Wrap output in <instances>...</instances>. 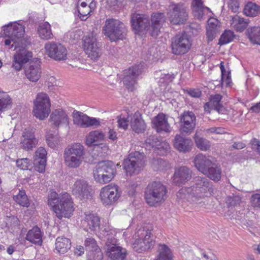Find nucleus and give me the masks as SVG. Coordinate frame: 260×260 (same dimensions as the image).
Here are the masks:
<instances>
[{"label":"nucleus","mask_w":260,"mask_h":260,"mask_svg":"<svg viewBox=\"0 0 260 260\" xmlns=\"http://www.w3.org/2000/svg\"><path fill=\"white\" fill-rule=\"evenodd\" d=\"M48 204L60 219L70 218L74 210L72 199L67 192L58 194L55 191L51 192L48 196Z\"/></svg>","instance_id":"nucleus-1"},{"label":"nucleus","mask_w":260,"mask_h":260,"mask_svg":"<svg viewBox=\"0 0 260 260\" xmlns=\"http://www.w3.org/2000/svg\"><path fill=\"white\" fill-rule=\"evenodd\" d=\"M161 17H131V24L135 34L140 36H145L149 30V34L153 38H156L161 27Z\"/></svg>","instance_id":"nucleus-2"},{"label":"nucleus","mask_w":260,"mask_h":260,"mask_svg":"<svg viewBox=\"0 0 260 260\" xmlns=\"http://www.w3.org/2000/svg\"><path fill=\"white\" fill-rule=\"evenodd\" d=\"M168 190L166 185L160 181L149 182L144 191V198L150 206L158 207L168 198Z\"/></svg>","instance_id":"nucleus-3"},{"label":"nucleus","mask_w":260,"mask_h":260,"mask_svg":"<svg viewBox=\"0 0 260 260\" xmlns=\"http://www.w3.org/2000/svg\"><path fill=\"white\" fill-rule=\"evenodd\" d=\"M194 184L191 188H182L177 193L178 198L185 199L186 193L196 198H202L205 193L211 189V182L206 177L197 176L194 178Z\"/></svg>","instance_id":"nucleus-4"},{"label":"nucleus","mask_w":260,"mask_h":260,"mask_svg":"<svg viewBox=\"0 0 260 260\" xmlns=\"http://www.w3.org/2000/svg\"><path fill=\"white\" fill-rule=\"evenodd\" d=\"M116 174V169L114 163L109 160L99 162L93 171L95 180L100 183L109 182Z\"/></svg>","instance_id":"nucleus-5"},{"label":"nucleus","mask_w":260,"mask_h":260,"mask_svg":"<svg viewBox=\"0 0 260 260\" xmlns=\"http://www.w3.org/2000/svg\"><path fill=\"white\" fill-rule=\"evenodd\" d=\"M104 35L111 42L122 40L126 35L127 29L124 23L118 20L111 18L107 19L103 27Z\"/></svg>","instance_id":"nucleus-6"},{"label":"nucleus","mask_w":260,"mask_h":260,"mask_svg":"<svg viewBox=\"0 0 260 260\" xmlns=\"http://www.w3.org/2000/svg\"><path fill=\"white\" fill-rule=\"evenodd\" d=\"M192 44V38L187 31L179 32L171 39L172 53L175 55H184L190 50Z\"/></svg>","instance_id":"nucleus-7"},{"label":"nucleus","mask_w":260,"mask_h":260,"mask_svg":"<svg viewBox=\"0 0 260 260\" xmlns=\"http://www.w3.org/2000/svg\"><path fill=\"white\" fill-rule=\"evenodd\" d=\"M145 156L143 153L135 151L130 153L122 162L123 170L127 175L138 174L145 165Z\"/></svg>","instance_id":"nucleus-8"},{"label":"nucleus","mask_w":260,"mask_h":260,"mask_svg":"<svg viewBox=\"0 0 260 260\" xmlns=\"http://www.w3.org/2000/svg\"><path fill=\"white\" fill-rule=\"evenodd\" d=\"M4 33L8 38L4 41L6 46H11L10 48H16L20 46V42L23 40L25 35L24 26L15 22L14 24H9L5 26Z\"/></svg>","instance_id":"nucleus-9"},{"label":"nucleus","mask_w":260,"mask_h":260,"mask_svg":"<svg viewBox=\"0 0 260 260\" xmlns=\"http://www.w3.org/2000/svg\"><path fill=\"white\" fill-rule=\"evenodd\" d=\"M151 231V230L146 227L140 228L138 230L137 234L138 238L133 244V248L135 251L141 253L153 247L155 241L151 237L152 235Z\"/></svg>","instance_id":"nucleus-10"},{"label":"nucleus","mask_w":260,"mask_h":260,"mask_svg":"<svg viewBox=\"0 0 260 260\" xmlns=\"http://www.w3.org/2000/svg\"><path fill=\"white\" fill-rule=\"evenodd\" d=\"M51 103L48 95L45 93L37 94L34 101V115L40 120L47 117L50 112Z\"/></svg>","instance_id":"nucleus-11"},{"label":"nucleus","mask_w":260,"mask_h":260,"mask_svg":"<svg viewBox=\"0 0 260 260\" xmlns=\"http://www.w3.org/2000/svg\"><path fill=\"white\" fill-rule=\"evenodd\" d=\"M106 255L110 260H127V250L117 243L115 238H108L106 242Z\"/></svg>","instance_id":"nucleus-12"},{"label":"nucleus","mask_w":260,"mask_h":260,"mask_svg":"<svg viewBox=\"0 0 260 260\" xmlns=\"http://www.w3.org/2000/svg\"><path fill=\"white\" fill-rule=\"evenodd\" d=\"M82 46L88 56L92 60H97L102 54L100 43L92 34L84 36Z\"/></svg>","instance_id":"nucleus-13"},{"label":"nucleus","mask_w":260,"mask_h":260,"mask_svg":"<svg viewBox=\"0 0 260 260\" xmlns=\"http://www.w3.org/2000/svg\"><path fill=\"white\" fill-rule=\"evenodd\" d=\"M179 131L182 134L190 135L196 126V116L192 111H184L178 117Z\"/></svg>","instance_id":"nucleus-14"},{"label":"nucleus","mask_w":260,"mask_h":260,"mask_svg":"<svg viewBox=\"0 0 260 260\" xmlns=\"http://www.w3.org/2000/svg\"><path fill=\"white\" fill-rule=\"evenodd\" d=\"M45 48L48 56L54 60L62 61L67 59L68 51L61 43L48 42L45 44Z\"/></svg>","instance_id":"nucleus-15"},{"label":"nucleus","mask_w":260,"mask_h":260,"mask_svg":"<svg viewBox=\"0 0 260 260\" xmlns=\"http://www.w3.org/2000/svg\"><path fill=\"white\" fill-rule=\"evenodd\" d=\"M142 72V66L140 64H136L129 68L128 70H125L123 82L129 90L131 91L134 90V86L137 83L138 77Z\"/></svg>","instance_id":"nucleus-16"},{"label":"nucleus","mask_w":260,"mask_h":260,"mask_svg":"<svg viewBox=\"0 0 260 260\" xmlns=\"http://www.w3.org/2000/svg\"><path fill=\"white\" fill-rule=\"evenodd\" d=\"M100 197L104 204L111 205L116 202L120 196L118 186L110 185L103 187L100 192Z\"/></svg>","instance_id":"nucleus-17"},{"label":"nucleus","mask_w":260,"mask_h":260,"mask_svg":"<svg viewBox=\"0 0 260 260\" xmlns=\"http://www.w3.org/2000/svg\"><path fill=\"white\" fill-rule=\"evenodd\" d=\"M84 245L85 250L88 251L87 260H102L103 259V253L93 238H86L84 241Z\"/></svg>","instance_id":"nucleus-18"},{"label":"nucleus","mask_w":260,"mask_h":260,"mask_svg":"<svg viewBox=\"0 0 260 260\" xmlns=\"http://www.w3.org/2000/svg\"><path fill=\"white\" fill-rule=\"evenodd\" d=\"M72 189L73 194L80 200L88 199L91 195V186L84 180H77Z\"/></svg>","instance_id":"nucleus-19"},{"label":"nucleus","mask_w":260,"mask_h":260,"mask_svg":"<svg viewBox=\"0 0 260 260\" xmlns=\"http://www.w3.org/2000/svg\"><path fill=\"white\" fill-rule=\"evenodd\" d=\"M192 178V171L186 166H181L175 169L173 182L176 185L181 186Z\"/></svg>","instance_id":"nucleus-20"},{"label":"nucleus","mask_w":260,"mask_h":260,"mask_svg":"<svg viewBox=\"0 0 260 260\" xmlns=\"http://www.w3.org/2000/svg\"><path fill=\"white\" fill-rule=\"evenodd\" d=\"M32 57V53L25 48L19 49L13 57L12 67L16 71H20L24 64Z\"/></svg>","instance_id":"nucleus-21"},{"label":"nucleus","mask_w":260,"mask_h":260,"mask_svg":"<svg viewBox=\"0 0 260 260\" xmlns=\"http://www.w3.org/2000/svg\"><path fill=\"white\" fill-rule=\"evenodd\" d=\"M38 140L34 133L28 129H25L22 134L20 144L21 148L25 151L31 150L38 144Z\"/></svg>","instance_id":"nucleus-22"},{"label":"nucleus","mask_w":260,"mask_h":260,"mask_svg":"<svg viewBox=\"0 0 260 260\" xmlns=\"http://www.w3.org/2000/svg\"><path fill=\"white\" fill-rule=\"evenodd\" d=\"M193 142L191 139L177 134L173 140L174 147L180 152L186 153L191 150Z\"/></svg>","instance_id":"nucleus-23"},{"label":"nucleus","mask_w":260,"mask_h":260,"mask_svg":"<svg viewBox=\"0 0 260 260\" xmlns=\"http://www.w3.org/2000/svg\"><path fill=\"white\" fill-rule=\"evenodd\" d=\"M152 127L157 133L170 132V126L166 115L163 113H159L152 120Z\"/></svg>","instance_id":"nucleus-24"},{"label":"nucleus","mask_w":260,"mask_h":260,"mask_svg":"<svg viewBox=\"0 0 260 260\" xmlns=\"http://www.w3.org/2000/svg\"><path fill=\"white\" fill-rule=\"evenodd\" d=\"M50 122L54 127L58 128L62 124H69V118L62 109H57L52 111L50 116Z\"/></svg>","instance_id":"nucleus-25"},{"label":"nucleus","mask_w":260,"mask_h":260,"mask_svg":"<svg viewBox=\"0 0 260 260\" xmlns=\"http://www.w3.org/2000/svg\"><path fill=\"white\" fill-rule=\"evenodd\" d=\"M26 77L32 82H37L40 78L42 73L41 61L39 60L31 62L28 68L24 70Z\"/></svg>","instance_id":"nucleus-26"},{"label":"nucleus","mask_w":260,"mask_h":260,"mask_svg":"<svg viewBox=\"0 0 260 260\" xmlns=\"http://www.w3.org/2000/svg\"><path fill=\"white\" fill-rule=\"evenodd\" d=\"M194 16H212L213 12L204 5L202 0H193L191 5Z\"/></svg>","instance_id":"nucleus-27"},{"label":"nucleus","mask_w":260,"mask_h":260,"mask_svg":"<svg viewBox=\"0 0 260 260\" xmlns=\"http://www.w3.org/2000/svg\"><path fill=\"white\" fill-rule=\"evenodd\" d=\"M145 144L147 147H151L154 150H167L169 147L168 143L162 141L156 135H151L148 137L145 141Z\"/></svg>","instance_id":"nucleus-28"},{"label":"nucleus","mask_w":260,"mask_h":260,"mask_svg":"<svg viewBox=\"0 0 260 260\" xmlns=\"http://www.w3.org/2000/svg\"><path fill=\"white\" fill-rule=\"evenodd\" d=\"M131 126L133 131L138 134L143 133L146 130V124L139 112L134 114L131 120Z\"/></svg>","instance_id":"nucleus-29"},{"label":"nucleus","mask_w":260,"mask_h":260,"mask_svg":"<svg viewBox=\"0 0 260 260\" xmlns=\"http://www.w3.org/2000/svg\"><path fill=\"white\" fill-rule=\"evenodd\" d=\"M193 163L198 170L204 174L210 167L213 162L208 157L201 154L196 156Z\"/></svg>","instance_id":"nucleus-30"},{"label":"nucleus","mask_w":260,"mask_h":260,"mask_svg":"<svg viewBox=\"0 0 260 260\" xmlns=\"http://www.w3.org/2000/svg\"><path fill=\"white\" fill-rule=\"evenodd\" d=\"M42 236L43 233L40 229L35 226L28 231L25 239L35 245L41 246L43 242Z\"/></svg>","instance_id":"nucleus-31"},{"label":"nucleus","mask_w":260,"mask_h":260,"mask_svg":"<svg viewBox=\"0 0 260 260\" xmlns=\"http://www.w3.org/2000/svg\"><path fill=\"white\" fill-rule=\"evenodd\" d=\"M170 16H188L187 8L183 3H172L169 6Z\"/></svg>","instance_id":"nucleus-32"},{"label":"nucleus","mask_w":260,"mask_h":260,"mask_svg":"<svg viewBox=\"0 0 260 260\" xmlns=\"http://www.w3.org/2000/svg\"><path fill=\"white\" fill-rule=\"evenodd\" d=\"M105 138V135L102 132L95 130L90 132L86 137L85 143L88 147L92 146H98L99 142L103 141Z\"/></svg>","instance_id":"nucleus-33"},{"label":"nucleus","mask_w":260,"mask_h":260,"mask_svg":"<svg viewBox=\"0 0 260 260\" xmlns=\"http://www.w3.org/2000/svg\"><path fill=\"white\" fill-rule=\"evenodd\" d=\"M231 26L237 32H243L249 23L248 19L243 17H232Z\"/></svg>","instance_id":"nucleus-34"},{"label":"nucleus","mask_w":260,"mask_h":260,"mask_svg":"<svg viewBox=\"0 0 260 260\" xmlns=\"http://www.w3.org/2000/svg\"><path fill=\"white\" fill-rule=\"evenodd\" d=\"M71 246V241L68 238L58 237L56 239L55 249L60 254L66 253L70 249Z\"/></svg>","instance_id":"nucleus-35"},{"label":"nucleus","mask_w":260,"mask_h":260,"mask_svg":"<svg viewBox=\"0 0 260 260\" xmlns=\"http://www.w3.org/2000/svg\"><path fill=\"white\" fill-rule=\"evenodd\" d=\"M204 174L207 175L210 179L217 182L221 177V169L220 166L213 162Z\"/></svg>","instance_id":"nucleus-36"},{"label":"nucleus","mask_w":260,"mask_h":260,"mask_svg":"<svg viewBox=\"0 0 260 260\" xmlns=\"http://www.w3.org/2000/svg\"><path fill=\"white\" fill-rule=\"evenodd\" d=\"M84 222L87 223L89 229L92 231H96L100 229V218L95 214L86 215Z\"/></svg>","instance_id":"nucleus-37"},{"label":"nucleus","mask_w":260,"mask_h":260,"mask_svg":"<svg viewBox=\"0 0 260 260\" xmlns=\"http://www.w3.org/2000/svg\"><path fill=\"white\" fill-rule=\"evenodd\" d=\"M73 122L82 128H87L88 116L83 113L74 110L73 113Z\"/></svg>","instance_id":"nucleus-38"},{"label":"nucleus","mask_w":260,"mask_h":260,"mask_svg":"<svg viewBox=\"0 0 260 260\" xmlns=\"http://www.w3.org/2000/svg\"><path fill=\"white\" fill-rule=\"evenodd\" d=\"M246 35L252 43L260 45V27L253 26L248 28Z\"/></svg>","instance_id":"nucleus-39"},{"label":"nucleus","mask_w":260,"mask_h":260,"mask_svg":"<svg viewBox=\"0 0 260 260\" xmlns=\"http://www.w3.org/2000/svg\"><path fill=\"white\" fill-rule=\"evenodd\" d=\"M84 147L80 143H75L70 148L64 150V153L74 156V157H82L84 154Z\"/></svg>","instance_id":"nucleus-40"},{"label":"nucleus","mask_w":260,"mask_h":260,"mask_svg":"<svg viewBox=\"0 0 260 260\" xmlns=\"http://www.w3.org/2000/svg\"><path fill=\"white\" fill-rule=\"evenodd\" d=\"M243 12L246 16H257L260 14V6L255 3L248 2L245 6Z\"/></svg>","instance_id":"nucleus-41"},{"label":"nucleus","mask_w":260,"mask_h":260,"mask_svg":"<svg viewBox=\"0 0 260 260\" xmlns=\"http://www.w3.org/2000/svg\"><path fill=\"white\" fill-rule=\"evenodd\" d=\"M38 31L39 36L42 39L48 40L52 37L51 26L47 22L39 25Z\"/></svg>","instance_id":"nucleus-42"},{"label":"nucleus","mask_w":260,"mask_h":260,"mask_svg":"<svg viewBox=\"0 0 260 260\" xmlns=\"http://www.w3.org/2000/svg\"><path fill=\"white\" fill-rule=\"evenodd\" d=\"M66 165L71 168H77L80 166L82 161V157H74L67 154H63Z\"/></svg>","instance_id":"nucleus-43"},{"label":"nucleus","mask_w":260,"mask_h":260,"mask_svg":"<svg viewBox=\"0 0 260 260\" xmlns=\"http://www.w3.org/2000/svg\"><path fill=\"white\" fill-rule=\"evenodd\" d=\"M222 98V95L219 94L211 95L209 98V102L214 107V109L219 113H222L224 109L223 106L221 103Z\"/></svg>","instance_id":"nucleus-44"},{"label":"nucleus","mask_w":260,"mask_h":260,"mask_svg":"<svg viewBox=\"0 0 260 260\" xmlns=\"http://www.w3.org/2000/svg\"><path fill=\"white\" fill-rule=\"evenodd\" d=\"M159 254L155 260H172L171 249L165 244L160 245Z\"/></svg>","instance_id":"nucleus-45"},{"label":"nucleus","mask_w":260,"mask_h":260,"mask_svg":"<svg viewBox=\"0 0 260 260\" xmlns=\"http://www.w3.org/2000/svg\"><path fill=\"white\" fill-rule=\"evenodd\" d=\"M151 166L154 171H163L169 168L168 162L162 158H153L151 160Z\"/></svg>","instance_id":"nucleus-46"},{"label":"nucleus","mask_w":260,"mask_h":260,"mask_svg":"<svg viewBox=\"0 0 260 260\" xmlns=\"http://www.w3.org/2000/svg\"><path fill=\"white\" fill-rule=\"evenodd\" d=\"M194 139L197 147L201 150L206 151L210 148V142L206 139L199 136L197 133L194 136Z\"/></svg>","instance_id":"nucleus-47"},{"label":"nucleus","mask_w":260,"mask_h":260,"mask_svg":"<svg viewBox=\"0 0 260 260\" xmlns=\"http://www.w3.org/2000/svg\"><path fill=\"white\" fill-rule=\"evenodd\" d=\"M235 37V35L233 31L231 30H225L221 35L218 42V44L220 46L224 45L232 42Z\"/></svg>","instance_id":"nucleus-48"},{"label":"nucleus","mask_w":260,"mask_h":260,"mask_svg":"<svg viewBox=\"0 0 260 260\" xmlns=\"http://www.w3.org/2000/svg\"><path fill=\"white\" fill-rule=\"evenodd\" d=\"M14 199L18 204L23 207H28L30 205L24 190H20L18 194L14 197Z\"/></svg>","instance_id":"nucleus-49"},{"label":"nucleus","mask_w":260,"mask_h":260,"mask_svg":"<svg viewBox=\"0 0 260 260\" xmlns=\"http://www.w3.org/2000/svg\"><path fill=\"white\" fill-rule=\"evenodd\" d=\"M46 141L49 147L54 148L60 142L59 137L57 134L49 132L46 135Z\"/></svg>","instance_id":"nucleus-50"},{"label":"nucleus","mask_w":260,"mask_h":260,"mask_svg":"<svg viewBox=\"0 0 260 260\" xmlns=\"http://www.w3.org/2000/svg\"><path fill=\"white\" fill-rule=\"evenodd\" d=\"M12 101L10 96L7 94L0 99V111L3 112L11 109Z\"/></svg>","instance_id":"nucleus-51"},{"label":"nucleus","mask_w":260,"mask_h":260,"mask_svg":"<svg viewBox=\"0 0 260 260\" xmlns=\"http://www.w3.org/2000/svg\"><path fill=\"white\" fill-rule=\"evenodd\" d=\"M225 202L229 208H233L240 205L241 198L239 196H229L226 198Z\"/></svg>","instance_id":"nucleus-52"},{"label":"nucleus","mask_w":260,"mask_h":260,"mask_svg":"<svg viewBox=\"0 0 260 260\" xmlns=\"http://www.w3.org/2000/svg\"><path fill=\"white\" fill-rule=\"evenodd\" d=\"M207 22L208 26L207 28L217 30V31L219 32L220 31L221 23L216 17H209Z\"/></svg>","instance_id":"nucleus-53"},{"label":"nucleus","mask_w":260,"mask_h":260,"mask_svg":"<svg viewBox=\"0 0 260 260\" xmlns=\"http://www.w3.org/2000/svg\"><path fill=\"white\" fill-rule=\"evenodd\" d=\"M46 161V159H44L43 158V160L34 159V169L40 173H44L45 171Z\"/></svg>","instance_id":"nucleus-54"},{"label":"nucleus","mask_w":260,"mask_h":260,"mask_svg":"<svg viewBox=\"0 0 260 260\" xmlns=\"http://www.w3.org/2000/svg\"><path fill=\"white\" fill-rule=\"evenodd\" d=\"M200 26L196 23H191L186 27L184 31H187L188 35L191 34L193 36H197L200 32Z\"/></svg>","instance_id":"nucleus-55"},{"label":"nucleus","mask_w":260,"mask_h":260,"mask_svg":"<svg viewBox=\"0 0 260 260\" xmlns=\"http://www.w3.org/2000/svg\"><path fill=\"white\" fill-rule=\"evenodd\" d=\"M16 163L18 168L25 170L28 169V167L31 164V161L28 158H25L17 159Z\"/></svg>","instance_id":"nucleus-56"},{"label":"nucleus","mask_w":260,"mask_h":260,"mask_svg":"<svg viewBox=\"0 0 260 260\" xmlns=\"http://www.w3.org/2000/svg\"><path fill=\"white\" fill-rule=\"evenodd\" d=\"M47 151L43 147H39L35 152L34 159H41L43 158L47 160Z\"/></svg>","instance_id":"nucleus-57"},{"label":"nucleus","mask_w":260,"mask_h":260,"mask_svg":"<svg viewBox=\"0 0 260 260\" xmlns=\"http://www.w3.org/2000/svg\"><path fill=\"white\" fill-rule=\"evenodd\" d=\"M74 14L75 15H77V16H87L88 15L90 16L91 15L88 10H87L85 8L83 9L79 6H76Z\"/></svg>","instance_id":"nucleus-58"},{"label":"nucleus","mask_w":260,"mask_h":260,"mask_svg":"<svg viewBox=\"0 0 260 260\" xmlns=\"http://www.w3.org/2000/svg\"><path fill=\"white\" fill-rule=\"evenodd\" d=\"M170 23L172 25H180L187 21L186 17H169Z\"/></svg>","instance_id":"nucleus-59"},{"label":"nucleus","mask_w":260,"mask_h":260,"mask_svg":"<svg viewBox=\"0 0 260 260\" xmlns=\"http://www.w3.org/2000/svg\"><path fill=\"white\" fill-rule=\"evenodd\" d=\"M250 202L252 207L260 208V193H256L252 194Z\"/></svg>","instance_id":"nucleus-60"},{"label":"nucleus","mask_w":260,"mask_h":260,"mask_svg":"<svg viewBox=\"0 0 260 260\" xmlns=\"http://www.w3.org/2000/svg\"><path fill=\"white\" fill-rule=\"evenodd\" d=\"M19 222V219L16 216H10L7 217V225L9 228H13L18 225Z\"/></svg>","instance_id":"nucleus-61"},{"label":"nucleus","mask_w":260,"mask_h":260,"mask_svg":"<svg viewBox=\"0 0 260 260\" xmlns=\"http://www.w3.org/2000/svg\"><path fill=\"white\" fill-rule=\"evenodd\" d=\"M219 32L217 31V30H214L213 29H211L207 28L206 36L208 43H209L210 42H212L215 38Z\"/></svg>","instance_id":"nucleus-62"},{"label":"nucleus","mask_w":260,"mask_h":260,"mask_svg":"<svg viewBox=\"0 0 260 260\" xmlns=\"http://www.w3.org/2000/svg\"><path fill=\"white\" fill-rule=\"evenodd\" d=\"M117 118L118 127L125 130L126 129L128 125V121L127 118L121 116H118Z\"/></svg>","instance_id":"nucleus-63"},{"label":"nucleus","mask_w":260,"mask_h":260,"mask_svg":"<svg viewBox=\"0 0 260 260\" xmlns=\"http://www.w3.org/2000/svg\"><path fill=\"white\" fill-rule=\"evenodd\" d=\"M101 126V122L100 119L88 116L87 128L92 126L98 127Z\"/></svg>","instance_id":"nucleus-64"}]
</instances>
